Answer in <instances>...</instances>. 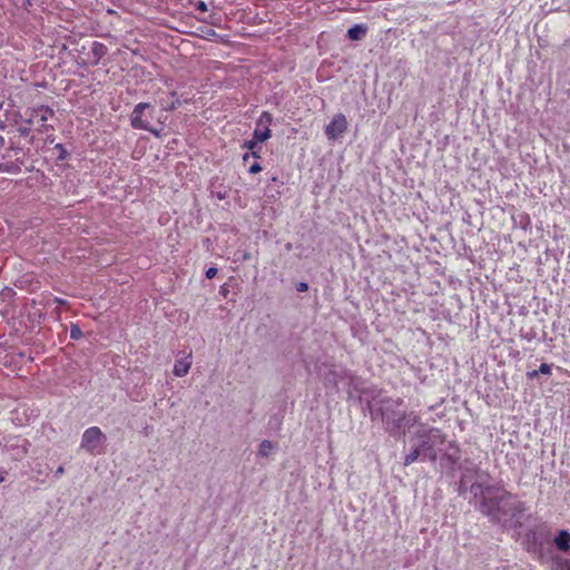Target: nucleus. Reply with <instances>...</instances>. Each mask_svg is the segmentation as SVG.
<instances>
[{
  "mask_svg": "<svg viewBox=\"0 0 570 570\" xmlns=\"http://www.w3.org/2000/svg\"><path fill=\"white\" fill-rule=\"evenodd\" d=\"M479 510L492 522L515 529L522 524L524 503L502 489H490L487 500L479 502Z\"/></svg>",
  "mask_w": 570,
  "mask_h": 570,
  "instance_id": "obj_1",
  "label": "nucleus"
},
{
  "mask_svg": "<svg viewBox=\"0 0 570 570\" xmlns=\"http://www.w3.org/2000/svg\"><path fill=\"white\" fill-rule=\"evenodd\" d=\"M402 399L383 397L368 402L367 407L373 420L381 419L385 429L393 435L405 434L406 429L413 426L419 416L411 412L400 411Z\"/></svg>",
  "mask_w": 570,
  "mask_h": 570,
  "instance_id": "obj_2",
  "label": "nucleus"
},
{
  "mask_svg": "<svg viewBox=\"0 0 570 570\" xmlns=\"http://www.w3.org/2000/svg\"><path fill=\"white\" fill-rule=\"evenodd\" d=\"M154 107L148 102L137 104L130 114L131 127L158 135V132L153 129L149 124V120L154 117Z\"/></svg>",
  "mask_w": 570,
  "mask_h": 570,
  "instance_id": "obj_3",
  "label": "nucleus"
},
{
  "mask_svg": "<svg viewBox=\"0 0 570 570\" xmlns=\"http://www.w3.org/2000/svg\"><path fill=\"white\" fill-rule=\"evenodd\" d=\"M106 440L105 434L97 426L87 429L81 438V448L90 454H94L96 449Z\"/></svg>",
  "mask_w": 570,
  "mask_h": 570,
  "instance_id": "obj_4",
  "label": "nucleus"
},
{
  "mask_svg": "<svg viewBox=\"0 0 570 570\" xmlns=\"http://www.w3.org/2000/svg\"><path fill=\"white\" fill-rule=\"evenodd\" d=\"M347 130V120L345 115L336 114L331 122L325 127V135L330 140H337Z\"/></svg>",
  "mask_w": 570,
  "mask_h": 570,
  "instance_id": "obj_5",
  "label": "nucleus"
},
{
  "mask_svg": "<svg viewBox=\"0 0 570 570\" xmlns=\"http://www.w3.org/2000/svg\"><path fill=\"white\" fill-rule=\"evenodd\" d=\"M462 484L469 485V483L475 481V479H488L489 474L479 469V466L471 460H464L462 466Z\"/></svg>",
  "mask_w": 570,
  "mask_h": 570,
  "instance_id": "obj_6",
  "label": "nucleus"
},
{
  "mask_svg": "<svg viewBox=\"0 0 570 570\" xmlns=\"http://www.w3.org/2000/svg\"><path fill=\"white\" fill-rule=\"evenodd\" d=\"M487 480L488 479H475V481L469 483V491L474 498H479L480 502H484L487 500L488 490L498 489L497 487L487 484Z\"/></svg>",
  "mask_w": 570,
  "mask_h": 570,
  "instance_id": "obj_7",
  "label": "nucleus"
},
{
  "mask_svg": "<svg viewBox=\"0 0 570 570\" xmlns=\"http://www.w3.org/2000/svg\"><path fill=\"white\" fill-rule=\"evenodd\" d=\"M420 439H421V441L416 446L420 450V452L422 453L421 455H423V458H428L429 460L434 462L438 458L436 451L434 449L435 445L432 442H430L429 440H426L425 438H420Z\"/></svg>",
  "mask_w": 570,
  "mask_h": 570,
  "instance_id": "obj_8",
  "label": "nucleus"
},
{
  "mask_svg": "<svg viewBox=\"0 0 570 570\" xmlns=\"http://www.w3.org/2000/svg\"><path fill=\"white\" fill-rule=\"evenodd\" d=\"M419 438H425L430 442H432L434 445L442 444L444 442V435L441 433L439 429H430V430H423L419 432Z\"/></svg>",
  "mask_w": 570,
  "mask_h": 570,
  "instance_id": "obj_9",
  "label": "nucleus"
},
{
  "mask_svg": "<svg viewBox=\"0 0 570 570\" xmlns=\"http://www.w3.org/2000/svg\"><path fill=\"white\" fill-rule=\"evenodd\" d=\"M557 548L561 551H568L570 549V532L568 530L559 531L554 538Z\"/></svg>",
  "mask_w": 570,
  "mask_h": 570,
  "instance_id": "obj_10",
  "label": "nucleus"
},
{
  "mask_svg": "<svg viewBox=\"0 0 570 570\" xmlns=\"http://www.w3.org/2000/svg\"><path fill=\"white\" fill-rule=\"evenodd\" d=\"M191 366V361L189 360V356L176 361L174 365V374L178 377L185 376L189 368Z\"/></svg>",
  "mask_w": 570,
  "mask_h": 570,
  "instance_id": "obj_11",
  "label": "nucleus"
},
{
  "mask_svg": "<svg viewBox=\"0 0 570 570\" xmlns=\"http://www.w3.org/2000/svg\"><path fill=\"white\" fill-rule=\"evenodd\" d=\"M107 47L101 43V42H98V41H95L91 46V50H90V55L94 57L95 61L94 63L97 65L100 59L107 55Z\"/></svg>",
  "mask_w": 570,
  "mask_h": 570,
  "instance_id": "obj_12",
  "label": "nucleus"
},
{
  "mask_svg": "<svg viewBox=\"0 0 570 570\" xmlns=\"http://www.w3.org/2000/svg\"><path fill=\"white\" fill-rule=\"evenodd\" d=\"M367 28L363 24H355L347 30L350 40H361L366 35Z\"/></svg>",
  "mask_w": 570,
  "mask_h": 570,
  "instance_id": "obj_13",
  "label": "nucleus"
},
{
  "mask_svg": "<svg viewBox=\"0 0 570 570\" xmlns=\"http://www.w3.org/2000/svg\"><path fill=\"white\" fill-rule=\"evenodd\" d=\"M253 136L256 138V141L264 142L272 136V131L269 127H256V129L253 132Z\"/></svg>",
  "mask_w": 570,
  "mask_h": 570,
  "instance_id": "obj_14",
  "label": "nucleus"
},
{
  "mask_svg": "<svg viewBox=\"0 0 570 570\" xmlns=\"http://www.w3.org/2000/svg\"><path fill=\"white\" fill-rule=\"evenodd\" d=\"M276 448V445L268 441V440H264L261 444H259V449H258V455L262 456V458H266L271 454V452Z\"/></svg>",
  "mask_w": 570,
  "mask_h": 570,
  "instance_id": "obj_15",
  "label": "nucleus"
},
{
  "mask_svg": "<svg viewBox=\"0 0 570 570\" xmlns=\"http://www.w3.org/2000/svg\"><path fill=\"white\" fill-rule=\"evenodd\" d=\"M421 454L422 453L420 452L417 446H415L409 454L405 455V458H404V465L412 464L413 462H415L421 456Z\"/></svg>",
  "mask_w": 570,
  "mask_h": 570,
  "instance_id": "obj_16",
  "label": "nucleus"
},
{
  "mask_svg": "<svg viewBox=\"0 0 570 570\" xmlns=\"http://www.w3.org/2000/svg\"><path fill=\"white\" fill-rule=\"evenodd\" d=\"M273 121V116L268 111H264L258 118L257 126L258 127H269Z\"/></svg>",
  "mask_w": 570,
  "mask_h": 570,
  "instance_id": "obj_17",
  "label": "nucleus"
},
{
  "mask_svg": "<svg viewBox=\"0 0 570 570\" xmlns=\"http://www.w3.org/2000/svg\"><path fill=\"white\" fill-rule=\"evenodd\" d=\"M551 370H552V366L550 364L542 363L540 365L539 370L529 373V376L533 377V376H537L539 373L549 375V374H551Z\"/></svg>",
  "mask_w": 570,
  "mask_h": 570,
  "instance_id": "obj_18",
  "label": "nucleus"
},
{
  "mask_svg": "<svg viewBox=\"0 0 570 570\" xmlns=\"http://www.w3.org/2000/svg\"><path fill=\"white\" fill-rule=\"evenodd\" d=\"M55 149L58 150V157L57 159L62 161V160H66L68 157H69V153L67 151V149L65 148V146L62 144H57L55 146Z\"/></svg>",
  "mask_w": 570,
  "mask_h": 570,
  "instance_id": "obj_19",
  "label": "nucleus"
},
{
  "mask_svg": "<svg viewBox=\"0 0 570 570\" xmlns=\"http://www.w3.org/2000/svg\"><path fill=\"white\" fill-rule=\"evenodd\" d=\"M82 335H83V334H82V331H81V328L79 327V325H77V324H71V326H70V337H71L72 340H76V341H77V340L81 338V337H82Z\"/></svg>",
  "mask_w": 570,
  "mask_h": 570,
  "instance_id": "obj_20",
  "label": "nucleus"
},
{
  "mask_svg": "<svg viewBox=\"0 0 570 570\" xmlns=\"http://www.w3.org/2000/svg\"><path fill=\"white\" fill-rule=\"evenodd\" d=\"M259 142H261V141H256V138L253 136V139H250V140H246V141L244 142L243 148H246V149H248V150H254V149H256V148H257V146H258V144H259Z\"/></svg>",
  "mask_w": 570,
  "mask_h": 570,
  "instance_id": "obj_21",
  "label": "nucleus"
},
{
  "mask_svg": "<svg viewBox=\"0 0 570 570\" xmlns=\"http://www.w3.org/2000/svg\"><path fill=\"white\" fill-rule=\"evenodd\" d=\"M30 131H31V129L28 126H20L18 128V132L22 137H28L30 135Z\"/></svg>",
  "mask_w": 570,
  "mask_h": 570,
  "instance_id": "obj_22",
  "label": "nucleus"
},
{
  "mask_svg": "<svg viewBox=\"0 0 570 570\" xmlns=\"http://www.w3.org/2000/svg\"><path fill=\"white\" fill-rule=\"evenodd\" d=\"M262 170V166L255 161L248 169L249 174H258Z\"/></svg>",
  "mask_w": 570,
  "mask_h": 570,
  "instance_id": "obj_23",
  "label": "nucleus"
},
{
  "mask_svg": "<svg viewBox=\"0 0 570 570\" xmlns=\"http://www.w3.org/2000/svg\"><path fill=\"white\" fill-rule=\"evenodd\" d=\"M195 7H196L197 10H199L202 12H206L208 10V7H207L206 2H204L202 0L197 1Z\"/></svg>",
  "mask_w": 570,
  "mask_h": 570,
  "instance_id": "obj_24",
  "label": "nucleus"
},
{
  "mask_svg": "<svg viewBox=\"0 0 570 570\" xmlns=\"http://www.w3.org/2000/svg\"><path fill=\"white\" fill-rule=\"evenodd\" d=\"M217 272H218V269L216 267H209L206 271V277L212 279V278H214L217 275Z\"/></svg>",
  "mask_w": 570,
  "mask_h": 570,
  "instance_id": "obj_25",
  "label": "nucleus"
},
{
  "mask_svg": "<svg viewBox=\"0 0 570 570\" xmlns=\"http://www.w3.org/2000/svg\"><path fill=\"white\" fill-rule=\"evenodd\" d=\"M52 114H53V111L51 109L46 108L45 114L41 115V117H40V120L42 122L47 121L48 120V115L51 116Z\"/></svg>",
  "mask_w": 570,
  "mask_h": 570,
  "instance_id": "obj_26",
  "label": "nucleus"
},
{
  "mask_svg": "<svg viewBox=\"0 0 570 570\" xmlns=\"http://www.w3.org/2000/svg\"><path fill=\"white\" fill-rule=\"evenodd\" d=\"M296 289H297L298 292H305V291H307V289H308V284H307V283H305V282H301V283L297 285Z\"/></svg>",
  "mask_w": 570,
  "mask_h": 570,
  "instance_id": "obj_27",
  "label": "nucleus"
},
{
  "mask_svg": "<svg viewBox=\"0 0 570 570\" xmlns=\"http://www.w3.org/2000/svg\"><path fill=\"white\" fill-rule=\"evenodd\" d=\"M469 488L470 487L462 484V479H461L460 480V484H459V489H458L459 494H464L469 490Z\"/></svg>",
  "mask_w": 570,
  "mask_h": 570,
  "instance_id": "obj_28",
  "label": "nucleus"
},
{
  "mask_svg": "<svg viewBox=\"0 0 570 570\" xmlns=\"http://www.w3.org/2000/svg\"><path fill=\"white\" fill-rule=\"evenodd\" d=\"M180 105L179 100L173 101L169 106L165 107V110H174Z\"/></svg>",
  "mask_w": 570,
  "mask_h": 570,
  "instance_id": "obj_29",
  "label": "nucleus"
},
{
  "mask_svg": "<svg viewBox=\"0 0 570 570\" xmlns=\"http://www.w3.org/2000/svg\"><path fill=\"white\" fill-rule=\"evenodd\" d=\"M63 472H65V469H63V466H61V465H60V466L56 470V476H60V475H62V474H63Z\"/></svg>",
  "mask_w": 570,
  "mask_h": 570,
  "instance_id": "obj_30",
  "label": "nucleus"
},
{
  "mask_svg": "<svg viewBox=\"0 0 570 570\" xmlns=\"http://www.w3.org/2000/svg\"><path fill=\"white\" fill-rule=\"evenodd\" d=\"M250 156L254 157V158H259V155H258V151L256 149L254 150H250Z\"/></svg>",
  "mask_w": 570,
  "mask_h": 570,
  "instance_id": "obj_31",
  "label": "nucleus"
},
{
  "mask_svg": "<svg viewBox=\"0 0 570 570\" xmlns=\"http://www.w3.org/2000/svg\"><path fill=\"white\" fill-rule=\"evenodd\" d=\"M249 157H252V156H250V154L246 153V154L243 156L244 161H247V160L249 159Z\"/></svg>",
  "mask_w": 570,
  "mask_h": 570,
  "instance_id": "obj_32",
  "label": "nucleus"
},
{
  "mask_svg": "<svg viewBox=\"0 0 570 570\" xmlns=\"http://www.w3.org/2000/svg\"><path fill=\"white\" fill-rule=\"evenodd\" d=\"M4 144V138L2 136H0V147L3 146Z\"/></svg>",
  "mask_w": 570,
  "mask_h": 570,
  "instance_id": "obj_33",
  "label": "nucleus"
},
{
  "mask_svg": "<svg viewBox=\"0 0 570 570\" xmlns=\"http://www.w3.org/2000/svg\"><path fill=\"white\" fill-rule=\"evenodd\" d=\"M4 481V476L0 473V483Z\"/></svg>",
  "mask_w": 570,
  "mask_h": 570,
  "instance_id": "obj_34",
  "label": "nucleus"
}]
</instances>
